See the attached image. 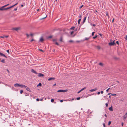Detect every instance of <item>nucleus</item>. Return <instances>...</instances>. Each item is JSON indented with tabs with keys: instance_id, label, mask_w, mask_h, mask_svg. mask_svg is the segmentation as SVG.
I'll list each match as a JSON object with an SVG mask.
<instances>
[{
	"instance_id": "nucleus-1",
	"label": "nucleus",
	"mask_w": 127,
	"mask_h": 127,
	"mask_svg": "<svg viewBox=\"0 0 127 127\" xmlns=\"http://www.w3.org/2000/svg\"><path fill=\"white\" fill-rule=\"evenodd\" d=\"M68 91L67 90H59L57 91V92H67Z\"/></svg>"
},
{
	"instance_id": "nucleus-2",
	"label": "nucleus",
	"mask_w": 127,
	"mask_h": 127,
	"mask_svg": "<svg viewBox=\"0 0 127 127\" xmlns=\"http://www.w3.org/2000/svg\"><path fill=\"white\" fill-rule=\"evenodd\" d=\"M21 84L18 83H16L14 85V86L16 87H19L21 86Z\"/></svg>"
},
{
	"instance_id": "nucleus-3",
	"label": "nucleus",
	"mask_w": 127,
	"mask_h": 127,
	"mask_svg": "<svg viewBox=\"0 0 127 127\" xmlns=\"http://www.w3.org/2000/svg\"><path fill=\"white\" fill-rule=\"evenodd\" d=\"M10 8V7H8L5 8H0V10L1 11H3L5 10H7L8 9Z\"/></svg>"
},
{
	"instance_id": "nucleus-4",
	"label": "nucleus",
	"mask_w": 127,
	"mask_h": 127,
	"mask_svg": "<svg viewBox=\"0 0 127 127\" xmlns=\"http://www.w3.org/2000/svg\"><path fill=\"white\" fill-rule=\"evenodd\" d=\"M0 56H2L6 58H7V57L4 54L0 52Z\"/></svg>"
},
{
	"instance_id": "nucleus-5",
	"label": "nucleus",
	"mask_w": 127,
	"mask_h": 127,
	"mask_svg": "<svg viewBox=\"0 0 127 127\" xmlns=\"http://www.w3.org/2000/svg\"><path fill=\"white\" fill-rule=\"evenodd\" d=\"M27 87V86L25 85H24L23 84H21V88H26Z\"/></svg>"
},
{
	"instance_id": "nucleus-6",
	"label": "nucleus",
	"mask_w": 127,
	"mask_h": 127,
	"mask_svg": "<svg viewBox=\"0 0 127 127\" xmlns=\"http://www.w3.org/2000/svg\"><path fill=\"white\" fill-rule=\"evenodd\" d=\"M19 29H20V28H13L12 30H15L16 31H17L18 30H19Z\"/></svg>"
},
{
	"instance_id": "nucleus-7",
	"label": "nucleus",
	"mask_w": 127,
	"mask_h": 127,
	"mask_svg": "<svg viewBox=\"0 0 127 127\" xmlns=\"http://www.w3.org/2000/svg\"><path fill=\"white\" fill-rule=\"evenodd\" d=\"M31 71L33 72L34 73H35L36 74H37V73L36 71H35L34 69H32L31 70Z\"/></svg>"
},
{
	"instance_id": "nucleus-8",
	"label": "nucleus",
	"mask_w": 127,
	"mask_h": 127,
	"mask_svg": "<svg viewBox=\"0 0 127 127\" xmlns=\"http://www.w3.org/2000/svg\"><path fill=\"white\" fill-rule=\"evenodd\" d=\"M97 90V88H95L94 89L90 90L89 91H90L91 92H93L94 91H95L96 90Z\"/></svg>"
},
{
	"instance_id": "nucleus-9",
	"label": "nucleus",
	"mask_w": 127,
	"mask_h": 127,
	"mask_svg": "<svg viewBox=\"0 0 127 127\" xmlns=\"http://www.w3.org/2000/svg\"><path fill=\"white\" fill-rule=\"evenodd\" d=\"M44 76V75L43 74H42L41 73H39L38 74V76L39 77H43V76Z\"/></svg>"
},
{
	"instance_id": "nucleus-10",
	"label": "nucleus",
	"mask_w": 127,
	"mask_h": 127,
	"mask_svg": "<svg viewBox=\"0 0 127 127\" xmlns=\"http://www.w3.org/2000/svg\"><path fill=\"white\" fill-rule=\"evenodd\" d=\"M55 79V78L54 77H51L48 79V80L49 81Z\"/></svg>"
},
{
	"instance_id": "nucleus-11",
	"label": "nucleus",
	"mask_w": 127,
	"mask_h": 127,
	"mask_svg": "<svg viewBox=\"0 0 127 127\" xmlns=\"http://www.w3.org/2000/svg\"><path fill=\"white\" fill-rule=\"evenodd\" d=\"M113 59L115 60H118L119 59V58H117L116 57H113Z\"/></svg>"
},
{
	"instance_id": "nucleus-12",
	"label": "nucleus",
	"mask_w": 127,
	"mask_h": 127,
	"mask_svg": "<svg viewBox=\"0 0 127 127\" xmlns=\"http://www.w3.org/2000/svg\"><path fill=\"white\" fill-rule=\"evenodd\" d=\"M86 18H87L86 16L85 17H84V19L83 20V22H82L83 24H84L85 22V21L86 19Z\"/></svg>"
},
{
	"instance_id": "nucleus-13",
	"label": "nucleus",
	"mask_w": 127,
	"mask_h": 127,
	"mask_svg": "<svg viewBox=\"0 0 127 127\" xmlns=\"http://www.w3.org/2000/svg\"><path fill=\"white\" fill-rule=\"evenodd\" d=\"M52 37H53V36L52 35H51V36H48L47 37V39H49L50 38H52Z\"/></svg>"
},
{
	"instance_id": "nucleus-14",
	"label": "nucleus",
	"mask_w": 127,
	"mask_h": 127,
	"mask_svg": "<svg viewBox=\"0 0 127 127\" xmlns=\"http://www.w3.org/2000/svg\"><path fill=\"white\" fill-rule=\"evenodd\" d=\"M115 40L113 41L112 42V45H116V44L115 43Z\"/></svg>"
},
{
	"instance_id": "nucleus-15",
	"label": "nucleus",
	"mask_w": 127,
	"mask_h": 127,
	"mask_svg": "<svg viewBox=\"0 0 127 127\" xmlns=\"http://www.w3.org/2000/svg\"><path fill=\"white\" fill-rule=\"evenodd\" d=\"M26 90L28 91H29V92H31V90L30 89L28 88V87H27V88H26Z\"/></svg>"
},
{
	"instance_id": "nucleus-16",
	"label": "nucleus",
	"mask_w": 127,
	"mask_h": 127,
	"mask_svg": "<svg viewBox=\"0 0 127 127\" xmlns=\"http://www.w3.org/2000/svg\"><path fill=\"white\" fill-rule=\"evenodd\" d=\"M44 39L42 37L41 38H40V39L39 41L40 42H43V41H44Z\"/></svg>"
},
{
	"instance_id": "nucleus-17",
	"label": "nucleus",
	"mask_w": 127,
	"mask_h": 127,
	"mask_svg": "<svg viewBox=\"0 0 127 127\" xmlns=\"http://www.w3.org/2000/svg\"><path fill=\"white\" fill-rule=\"evenodd\" d=\"M9 5V4H8L5 5L4 6H2L0 8H4V7H6L7 6H8V5Z\"/></svg>"
},
{
	"instance_id": "nucleus-18",
	"label": "nucleus",
	"mask_w": 127,
	"mask_h": 127,
	"mask_svg": "<svg viewBox=\"0 0 127 127\" xmlns=\"http://www.w3.org/2000/svg\"><path fill=\"white\" fill-rule=\"evenodd\" d=\"M127 116H125V115H124L123 117V120L124 121H125V120L126 118H127Z\"/></svg>"
},
{
	"instance_id": "nucleus-19",
	"label": "nucleus",
	"mask_w": 127,
	"mask_h": 127,
	"mask_svg": "<svg viewBox=\"0 0 127 127\" xmlns=\"http://www.w3.org/2000/svg\"><path fill=\"white\" fill-rule=\"evenodd\" d=\"M60 41L61 42H63V37H62L61 36L60 37Z\"/></svg>"
},
{
	"instance_id": "nucleus-20",
	"label": "nucleus",
	"mask_w": 127,
	"mask_h": 127,
	"mask_svg": "<svg viewBox=\"0 0 127 127\" xmlns=\"http://www.w3.org/2000/svg\"><path fill=\"white\" fill-rule=\"evenodd\" d=\"M96 47L98 49H100V47L99 46H96Z\"/></svg>"
},
{
	"instance_id": "nucleus-21",
	"label": "nucleus",
	"mask_w": 127,
	"mask_h": 127,
	"mask_svg": "<svg viewBox=\"0 0 127 127\" xmlns=\"http://www.w3.org/2000/svg\"><path fill=\"white\" fill-rule=\"evenodd\" d=\"M81 20V19L80 18L78 21V24H79L80 23V21Z\"/></svg>"
},
{
	"instance_id": "nucleus-22",
	"label": "nucleus",
	"mask_w": 127,
	"mask_h": 127,
	"mask_svg": "<svg viewBox=\"0 0 127 127\" xmlns=\"http://www.w3.org/2000/svg\"><path fill=\"white\" fill-rule=\"evenodd\" d=\"M1 62L2 63H5V60H4V59H2L1 60Z\"/></svg>"
},
{
	"instance_id": "nucleus-23",
	"label": "nucleus",
	"mask_w": 127,
	"mask_h": 127,
	"mask_svg": "<svg viewBox=\"0 0 127 127\" xmlns=\"http://www.w3.org/2000/svg\"><path fill=\"white\" fill-rule=\"evenodd\" d=\"M46 17H47V15H45V16L44 17H43V18H41L40 19V20H42V19H44Z\"/></svg>"
},
{
	"instance_id": "nucleus-24",
	"label": "nucleus",
	"mask_w": 127,
	"mask_h": 127,
	"mask_svg": "<svg viewBox=\"0 0 127 127\" xmlns=\"http://www.w3.org/2000/svg\"><path fill=\"white\" fill-rule=\"evenodd\" d=\"M42 86V84H41V83H39V84L37 85V87H38V86Z\"/></svg>"
},
{
	"instance_id": "nucleus-25",
	"label": "nucleus",
	"mask_w": 127,
	"mask_h": 127,
	"mask_svg": "<svg viewBox=\"0 0 127 127\" xmlns=\"http://www.w3.org/2000/svg\"><path fill=\"white\" fill-rule=\"evenodd\" d=\"M2 83L3 84H4L5 85V86H9V85L7 84H5V83H3V82H2Z\"/></svg>"
},
{
	"instance_id": "nucleus-26",
	"label": "nucleus",
	"mask_w": 127,
	"mask_h": 127,
	"mask_svg": "<svg viewBox=\"0 0 127 127\" xmlns=\"http://www.w3.org/2000/svg\"><path fill=\"white\" fill-rule=\"evenodd\" d=\"M99 64L100 65H101V66H103V64L102 63H99Z\"/></svg>"
},
{
	"instance_id": "nucleus-27",
	"label": "nucleus",
	"mask_w": 127,
	"mask_h": 127,
	"mask_svg": "<svg viewBox=\"0 0 127 127\" xmlns=\"http://www.w3.org/2000/svg\"><path fill=\"white\" fill-rule=\"evenodd\" d=\"M86 87H84V88H82V89H81V91H83V90H84V89H86Z\"/></svg>"
},
{
	"instance_id": "nucleus-28",
	"label": "nucleus",
	"mask_w": 127,
	"mask_h": 127,
	"mask_svg": "<svg viewBox=\"0 0 127 127\" xmlns=\"http://www.w3.org/2000/svg\"><path fill=\"white\" fill-rule=\"evenodd\" d=\"M97 37V36L96 35L95 36H94L93 37V39H95V38H96Z\"/></svg>"
},
{
	"instance_id": "nucleus-29",
	"label": "nucleus",
	"mask_w": 127,
	"mask_h": 127,
	"mask_svg": "<svg viewBox=\"0 0 127 127\" xmlns=\"http://www.w3.org/2000/svg\"><path fill=\"white\" fill-rule=\"evenodd\" d=\"M110 42L109 43V46H111V39H110Z\"/></svg>"
},
{
	"instance_id": "nucleus-30",
	"label": "nucleus",
	"mask_w": 127,
	"mask_h": 127,
	"mask_svg": "<svg viewBox=\"0 0 127 127\" xmlns=\"http://www.w3.org/2000/svg\"><path fill=\"white\" fill-rule=\"evenodd\" d=\"M112 96H117V95L116 94H112Z\"/></svg>"
},
{
	"instance_id": "nucleus-31",
	"label": "nucleus",
	"mask_w": 127,
	"mask_h": 127,
	"mask_svg": "<svg viewBox=\"0 0 127 127\" xmlns=\"http://www.w3.org/2000/svg\"><path fill=\"white\" fill-rule=\"evenodd\" d=\"M54 99H51V101L52 102H54Z\"/></svg>"
},
{
	"instance_id": "nucleus-32",
	"label": "nucleus",
	"mask_w": 127,
	"mask_h": 127,
	"mask_svg": "<svg viewBox=\"0 0 127 127\" xmlns=\"http://www.w3.org/2000/svg\"><path fill=\"white\" fill-rule=\"evenodd\" d=\"M55 44L57 45H59V43L57 42H56L55 43Z\"/></svg>"
},
{
	"instance_id": "nucleus-33",
	"label": "nucleus",
	"mask_w": 127,
	"mask_h": 127,
	"mask_svg": "<svg viewBox=\"0 0 127 127\" xmlns=\"http://www.w3.org/2000/svg\"><path fill=\"white\" fill-rule=\"evenodd\" d=\"M57 40V39H53L52 40V41L53 42H54L55 41H56Z\"/></svg>"
},
{
	"instance_id": "nucleus-34",
	"label": "nucleus",
	"mask_w": 127,
	"mask_h": 127,
	"mask_svg": "<svg viewBox=\"0 0 127 127\" xmlns=\"http://www.w3.org/2000/svg\"><path fill=\"white\" fill-rule=\"evenodd\" d=\"M74 28H75V27H72L71 28H70V29H71V30H74Z\"/></svg>"
},
{
	"instance_id": "nucleus-35",
	"label": "nucleus",
	"mask_w": 127,
	"mask_h": 127,
	"mask_svg": "<svg viewBox=\"0 0 127 127\" xmlns=\"http://www.w3.org/2000/svg\"><path fill=\"white\" fill-rule=\"evenodd\" d=\"M69 42L70 43H72L73 42V41L71 40L69 41Z\"/></svg>"
},
{
	"instance_id": "nucleus-36",
	"label": "nucleus",
	"mask_w": 127,
	"mask_h": 127,
	"mask_svg": "<svg viewBox=\"0 0 127 127\" xmlns=\"http://www.w3.org/2000/svg\"><path fill=\"white\" fill-rule=\"evenodd\" d=\"M111 122L110 121H109L108 123V125H110V124H111Z\"/></svg>"
},
{
	"instance_id": "nucleus-37",
	"label": "nucleus",
	"mask_w": 127,
	"mask_h": 127,
	"mask_svg": "<svg viewBox=\"0 0 127 127\" xmlns=\"http://www.w3.org/2000/svg\"><path fill=\"white\" fill-rule=\"evenodd\" d=\"M26 35H27V38H28L29 37V35L27 33H26Z\"/></svg>"
},
{
	"instance_id": "nucleus-38",
	"label": "nucleus",
	"mask_w": 127,
	"mask_h": 127,
	"mask_svg": "<svg viewBox=\"0 0 127 127\" xmlns=\"http://www.w3.org/2000/svg\"><path fill=\"white\" fill-rule=\"evenodd\" d=\"M23 92V91L22 90H21L20 92V93L21 94H22Z\"/></svg>"
},
{
	"instance_id": "nucleus-39",
	"label": "nucleus",
	"mask_w": 127,
	"mask_h": 127,
	"mask_svg": "<svg viewBox=\"0 0 127 127\" xmlns=\"http://www.w3.org/2000/svg\"><path fill=\"white\" fill-rule=\"evenodd\" d=\"M38 50L42 52H43L44 51H43L42 50V49H38Z\"/></svg>"
},
{
	"instance_id": "nucleus-40",
	"label": "nucleus",
	"mask_w": 127,
	"mask_h": 127,
	"mask_svg": "<svg viewBox=\"0 0 127 127\" xmlns=\"http://www.w3.org/2000/svg\"><path fill=\"white\" fill-rule=\"evenodd\" d=\"M95 33V32H92V36H93L94 35Z\"/></svg>"
},
{
	"instance_id": "nucleus-41",
	"label": "nucleus",
	"mask_w": 127,
	"mask_h": 127,
	"mask_svg": "<svg viewBox=\"0 0 127 127\" xmlns=\"http://www.w3.org/2000/svg\"><path fill=\"white\" fill-rule=\"evenodd\" d=\"M73 32H74V31H73L71 32V33H70L71 34V35L72 34H73Z\"/></svg>"
},
{
	"instance_id": "nucleus-42",
	"label": "nucleus",
	"mask_w": 127,
	"mask_h": 127,
	"mask_svg": "<svg viewBox=\"0 0 127 127\" xmlns=\"http://www.w3.org/2000/svg\"><path fill=\"white\" fill-rule=\"evenodd\" d=\"M80 97H77L76 98V99L77 100H79L80 99Z\"/></svg>"
},
{
	"instance_id": "nucleus-43",
	"label": "nucleus",
	"mask_w": 127,
	"mask_h": 127,
	"mask_svg": "<svg viewBox=\"0 0 127 127\" xmlns=\"http://www.w3.org/2000/svg\"><path fill=\"white\" fill-rule=\"evenodd\" d=\"M89 38H86L85 39V40H88L89 39Z\"/></svg>"
},
{
	"instance_id": "nucleus-44",
	"label": "nucleus",
	"mask_w": 127,
	"mask_h": 127,
	"mask_svg": "<svg viewBox=\"0 0 127 127\" xmlns=\"http://www.w3.org/2000/svg\"><path fill=\"white\" fill-rule=\"evenodd\" d=\"M33 41H35V40L34 39H32L30 41L31 42H32Z\"/></svg>"
},
{
	"instance_id": "nucleus-45",
	"label": "nucleus",
	"mask_w": 127,
	"mask_h": 127,
	"mask_svg": "<svg viewBox=\"0 0 127 127\" xmlns=\"http://www.w3.org/2000/svg\"><path fill=\"white\" fill-rule=\"evenodd\" d=\"M6 52L8 53L9 54V50H8L6 51Z\"/></svg>"
},
{
	"instance_id": "nucleus-46",
	"label": "nucleus",
	"mask_w": 127,
	"mask_h": 127,
	"mask_svg": "<svg viewBox=\"0 0 127 127\" xmlns=\"http://www.w3.org/2000/svg\"><path fill=\"white\" fill-rule=\"evenodd\" d=\"M126 40H127V35H126V37L125 38Z\"/></svg>"
},
{
	"instance_id": "nucleus-47",
	"label": "nucleus",
	"mask_w": 127,
	"mask_h": 127,
	"mask_svg": "<svg viewBox=\"0 0 127 127\" xmlns=\"http://www.w3.org/2000/svg\"><path fill=\"white\" fill-rule=\"evenodd\" d=\"M83 6V5H82L80 7V8H82V7Z\"/></svg>"
},
{
	"instance_id": "nucleus-48",
	"label": "nucleus",
	"mask_w": 127,
	"mask_h": 127,
	"mask_svg": "<svg viewBox=\"0 0 127 127\" xmlns=\"http://www.w3.org/2000/svg\"><path fill=\"white\" fill-rule=\"evenodd\" d=\"M110 88H109L108 89H107L106 90V91H107V92H108V91L110 89Z\"/></svg>"
},
{
	"instance_id": "nucleus-49",
	"label": "nucleus",
	"mask_w": 127,
	"mask_h": 127,
	"mask_svg": "<svg viewBox=\"0 0 127 127\" xmlns=\"http://www.w3.org/2000/svg\"><path fill=\"white\" fill-rule=\"evenodd\" d=\"M103 126L104 127H105V123H103Z\"/></svg>"
},
{
	"instance_id": "nucleus-50",
	"label": "nucleus",
	"mask_w": 127,
	"mask_h": 127,
	"mask_svg": "<svg viewBox=\"0 0 127 127\" xmlns=\"http://www.w3.org/2000/svg\"><path fill=\"white\" fill-rule=\"evenodd\" d=\"M82 91H81V90H80V91H79V92H77V93L78 94H79L80 92H81Z\"/></svg>"
},
{
	"instance_id": "nucleus-51",
	"label": "nucleus",
	"mask_w": 127,
	"mask_h": 127,
	"mask_svg": "<svg viewBox=\"0 0 127 127\" xmlns=\"http://www.w3.org/2000/svg\"><path fill=\"white\" fill-rule=\"evenodd\" d=\"M105 105L106 107H107L108 106V104L107 103H106Z\"/></svg>"
},
{
	"instance_id": "nucleus-52",
	"label": "nucleus",
	"mask_w": 127,
	"mask_h": 127,
	"mask_svg": "<svg viewBox=\"0 0 127 127\" xmlns=\"http://www.w3.org/2000/svg\"><path fill=\"white\" fill-rule=\"evenodd\" d=\"M116 43L117 44H119V42L118 41H117L116 42Z\"/></svg>"
},
{
	"instance_id": "nucleus-53",
	"label": "nucleus",
	"mask_w": 127,
	"mask_h": 127,
	"mask_svg": "<svg viewBox=\"0 0 127 127\" xmlns=\"http://www.w3.org/2000/svg\"><path fill=\"white\" fill-rule=\"evenodd\" d=\"M81 17H82V15L81 14V15H80L79 16V18H81Z\"/></svg>"
},
{
	"instance_id": "nucleus-54",
	"label": "nucleus",
	"mask_w": 127,
	"mask_h": 127,
	"mask_svg": "<svg viewBox=\"0 0 127 127\" xmlns=\"http://www.w3.org/2000/svg\"><path fill=\"white\" fill-rule=\"evenodd\" d=\"M14 5H12V6H11L10 7V8H12V7H14Z\"/></svg>"
},
{
	"instance_id": "nucleus-55",
	"label": "nucleus",
	"mask_w": 127,
	"mask_h": 127,
	"mask_svg": "<svg viewBox=\"0 0 127 127\" xmlns=\"http://www.w3.org/2000/svg\"><path fill=\"white\" fill-rule=\"evenodd\" d=\"M76 42H78V43L80 42V41H76Z\"/></svg>"
},
{
	"instance_id": "nucleus-56",
	"label": "nucleus",
	"mask_w": 127,
	"mask_h": 127,
	"mask_svg": "<svg viewBox=\"0 0 127 127\" xmlns=\"http://www.w3.org/2000/svg\"><path fill=\"white\" fill-rule=\"evenodd\" d=\"M36 100L37 101H39V99L38 98H37L36 99Z\"/></svg>"
},
{
	"instance_id": "nucleus-57",
	"label": "nucleus",
	"mask_w": 127,
	"mask_h": 127,
	"mask_svg": "<svg viewBox=\"0 0 127 127\" xmlns=\"http://www.w3.org/2000/svg\"><path fill=\"white\" fill-rule=\"evenodd\" d=\"M109 110H110V111H111V106L109 108Z\"/></svg>"
},
{
	"instance_id": "nucleus-58",
	"label": "nucleus",
	"mask_w": 127,
	"mask_h": 127,
	"mask_svg": "<svg viewBox=\"0 0 127 127\" xmlns=\"http://www.w3.org/2000/svg\"><path fill=\"white\" fill-rule=\"evenodd\" d=\"M100 92H97V94L98 95H99L100 94Z\"/></svg>"
},
{
	"instance_id": "nucleus-59",
	"label": "nucleus",
	"mask_w": 127,
	"mask_h": 127,
	"mask_svg": "<svg viewBox=\"0 0 127 127\" xmlns=\"http://www.w3.org/2000/svg\"><path fill=\"white\" fill-rule=\"evenodd\" d=\"M7 70V71L8 72V73H9V70L8 69H6Z\"/></svg>"
},
{
	"instance_id": "nucleus-60",
	"label": "nucleus",
	"mask_w": 127,
	"mask_h": 127,
	"mask_svg": "<svg viewBox=\"0 0 127 127\" xmlns=\"http://www.w3.org/2000/svg\"><path fill=\"white\" fill-rule=\"evenodd\" d=\"M17 8H14V10L15 11H16V10H17Z\"/></svg>"
},
{
	"instance_id": "nucleus-61",
	"label": "nucleus",
	"mask_w": 127,
	"mask_h": 127,
	"mask_svg": "<svg viewBox=\"0 0 127 127\" xmlns=\"http://www.w3.org/2000/svg\"><path fill=\"white\" fill-rule=\"evenodd\" d=\"M30 35H31V36H32L33 35V34H32V33H31L30 34Z\"/></svg>"
},
{
	"instance_id": "nucleus-62",
	"label": "nucleus",
	"mask_w": 127,
	"mask_h": 127,
	"mask_svg": "<svg viewBox=\"0 0 127 127\" xmlns=\"http://www.w3.org/2000/svg\"><path fill=\"white\" fill-rule=\"evenodd\" d=\"M60 101L61 102H63V100H60Z\"/></svg>"
},
{
	"instance_id": "nucleus-63",
	"label": "nucleus",
	"mask_w": 127,
	"mask_h": 127,
	"mask_svg": "<svg viewBox=\"0 0 127 127\" xmlns=\"http://www.w3.org/2000/svg\"><path fill=\"white\" fill-rule=\"evenodd\" d=\"M40 100L41 101H42L43 100V99H40Z\"/></svg>"
},
{
	"instance_id": "nucleus-64",
	"label": "nucleus",
	"mask_w": 127,
	"mask_h": 127,
	"mask_svg": "<svg viewBox=\"0 0 127 127\" xmlns=\"http://www.w3.org/2000/svg\"><path fill=\"white\" fill-rule=\"evenodd\" d=\"M125 116H127V112L126 113L125 115Z\"/></svg>"
}]
</instances>
